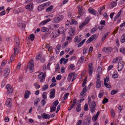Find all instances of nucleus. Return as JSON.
<instances>
[{"label":"nucleus","instance_id":"obj_45","mask_svg":"<svg viewBox=\"0 0 125 125\" xmlns=\"http://www.w3.org/2000/svg\"><path fill=\"white\" fill-rule=\"evenodd\" d=\"M85 95V93L83 92H82L80 94V98H83Z\"/></svg>","mask_w":125,"mask_h":125},{"label":"nucleus","instance_id":"obj_9","mask_svg":"<svg viewBox=\"0 0 125 125\" xmlns=\"http://www.w3.org/2000/svg\"><path fill=\"white\" fill-rule=\"evenodd\" d=\"M6 105L10 107L11 106V98H7L5 103Z\"/></svg>","mask_w":125,"mask_h":125},{"label":"nucleus","instance_id":"obj_7","mask_svg":"<svg viewBox=\"0 0 125 125\" xmlns=\"http://www.w3.org/2000/svg\"><path fill=\"white\" fill-rule=\"evenodd\" d=\"M48 2L44 3L42 4H41L38 6L37 9L38 10L40 11L43 9L47 5H49Z\"/></svg>","mask_w":125,"mask_h":125},{"label":"nucleus","instance_id":"obj_22","mask_svg":"<svg viewBox=\"0 0 125 125\" xmlns=\"http://www.w3.org/2000/svg\"><path fill=\"white\" fill-rule=\"evenodd\" d=\"M98 28V25H96L94 28L92 29L91 31V33H93L95 32V31L97 30Z\"/></svg>","mask_w":125,"mask_h":125},{"label":"nucleus","instance_id":"obj_64","mask_svg":"<svg viewBox=\"0 0 125 125\" xmlns=\"http://www.w3.org/2000/svg\"><path fill=\"white\" fill-rule=\"evenodd\" d=\"M61 75H59L57 76L56 79L57 80H59L61 79Z\"/></svg>","mask_w":125,"mask_h":125},{"label":"nucleus","instance_id":"obj_31","mask_svg":"<svg viewBox=\"0 0 125 125\" xmlns=\"http://www.w3.org/2000/svg\"><path fill=\"white\" fill-rule=\"evenodd\" d=\"M53 6L52 5L50 6L49 7L46 9V11L47 12L50 11V12H51V11L52 10L53 8Z\"/></svg>","mask_w":125,"mask_h":125},{"label":"nucleus","instance_id":"obj_49","mask_svg":"<svg viewBox=\"0 0 125 125\" xmlns=\"http://www.w3.org/2000/svg\"><path fill=\"white\" fill-rule=\"evenodd\" d=\"M97 70L99 74H100L102 72V69L101 67H98L97 69Z\"/></svg>","mask_w":125,"mask_h":125},{"label":"nucleus","instance_id":"obj_63","mask_svg":"<svg viewBox=\"0 0 125 125\" xmlns=\"http://www.w3.org/2000/svg\"><path fill=\"white\" fill-rule=\"evenodd\" d=\"M104 83H106V82H108L109 80V77L108 76H107L106 78L104 79Z\"/></svg>","mask_w":125,"mask_h":125},{"label":"nucleus","instance_id":"obj_52","mask_svg":"<svg viewBox=\"0 0 125 125\" xmlns=\"http://www.w3.org/2000/svg\"><path fill=\"white\" fill-rule=\"evenodd\" d=\"M46 94V92H44L42 94V96L43 98L45 99H47Z\"/></svg>","mask_w":125,"mask_h":125},{"label":"nucleus","instance_id":"obj_10","mask_svg":"<svg viewBox=\"0 0 125 125\" xmlns=\"http://www.w3.org/2000/svg\"><path fill=\"white\" fill-rule=\"evenodd\" d=\"M112 50V48L110 47H105L103 48V51L104 52H111Z\"/></svg>","mask_w":125,"mask_h":125},{"label":"nucleus","instance_id":"obj_62","mask_svg":"<svg viewBox=\"0 0 125 125\" xmlns=\"http://www.w3.org/2000/svg\"><path fill=\"white\" fill-rule=\"evenodd\" d=\"M86 24L84 22H83L81 25H80L79 27L80 29H81Z\"/></svg>","mask_w":125,"mask_h":125},{"label":"nucleus","instance_id":"obj_58","mask_svg":"<svg viewBox=\"0 0 125 125\" xmlns=\"http://www.w3.org/2000/svg\"><path fill=\"white\" fill-rule=\"evenodd\" d=\"M103 95V93L101 91L99 94L98 96L99 98H101L102 97Z\"/></svg>","mask_w":125,"mask_h":125},{"label":"nucleus","instance_id":"obj_24","mask_svg":"<svg viewBox=\"0 0 125 125\" xmlns=\"http://www.w3.org/2000/svg\"><path fill=\"white\" fill-rule=\"evenodd\" d=\"M17 26L21 29H23V30H24L25 28V24L23 23L18 24Z\"/></svg>","mask_w":125,"mask_h":125},{"label":"nucleus","instance_id":"obj_28","mask_svg":"<svg viewBox=\"0 0 125 125\" xmlns=\"http://www.w3.org/2000/svg\"><path fill=\"white\" fill-rule=\"evenodd\" d=\"M97 37L98 36L97 35L95 34H94L91 36L90 38V39H91L92 41L93 40L96 39Z\"/></svg>","mask_w":125,"mask_h":125},{"label":"nucleus","instance_id":"obj_12","mask_svg":"<svg viewBox=\"0 0 125 125\" xmlns=\"http://www.w3.org/2000/svg\"><path fill=\"white\" fill-rule=\"evenodd\" d=\"M10 72V70L8 68H6L4 70V76L5 78L7 77L8 76Z\"/></svg>","mask_w":125,"mask_h":125},{"label":"nucleus","instance_id":"obj_8","mask_svg":"<svg viewBox=\"0 0 125 125\" xmlns=\"http://www.w3.org/2000/svg\"><path fill=\"white\" fill-rule=\"evenodd\" d=\"M33 4L31 2L27 5L25 6L26 9L31 11L33 9Z\"/></svg>","mask_w":125,"mask_h":125},{"label":"nucleus","instance_id":"obj_57","mask_svg":"<svg viewBox=\"0 0 125 125\" xmlns=\"http://www.w3.org/2000/svg\"><path fill=\"white\" fill-rule=\"evenodd\" d=\"M6 13L5 11L4 10H3L1 12H0V16H1L5 15Z\"/></svg>","mask_w":125,"mask_h":125},{"label":"nucleus","instance_id":"obj_36","mask_svg":"<svg viewBox=\"0 0 125 125\" xmlns=\"http://www.w3.org/2000/svg\"><path fill=\"white\" fill-rule=\"evenodd\" d=\"M31 41L34 40L35 38V35L34 34H31L29 35Z\"/></svg>","mask_w":125,"mask_h":125},{"label":"nucleus","instance_id":"obj_61","mask_svg":"<svg viewBox=\"0 0 125 125\" xmlns=\"http://www.w3.org/2000/svg\"><path fill=\"white\" fill-rule=\"evenodd\" d=\"M41 103L42 104L43 106H44V105L46 104L45 101L43 99H42L41 101Z\"/></svg>","mask_w":125,"mask_h":125},{"label":"nucleus","instance_id":"obj_39","mask_svg":"<svg viewBox=\"0 0 125 125\" xmlns=\"http://www.w3.org/2000/svg\"><path fill=\"white\" fill-rule=\"evenodd\" d=\"M56 107L54 105H52L50 107L51 111L50 112H52L54 111L55 110Z\"/></svg>","mask_w":125,"mask_h":125},{"label":"nucleus","instance_id":"obj_51","mask_svg":"<svg viewBox=\"0 0 125 125\" xmlns=\"http://www.w3.org/2000/svg\"><path fill=\"white\" fill-rule=\"evenodd\" d=\"M58 103L59 102L57 100L55 101H54L53 103V105H54V106L56 107V106H57V105L58 104Z\"/></svg>","mask_w":125,"mask_h":125},{"label":"nucleus","instance_id":"obj_2","mask_svg":"<svg viewBox=\"0 0 125 125\" xmlns=\"http://www.w3.org/2000/svg\"><path fill=\"white\" fill-rule=\"evenodd\" d=\"M63 18V15H60L54 17L52 21L54 23H58L61 21Z\"/></svg>","mask_w":125,"mask_h":125},{"label":"nucleus","instance_id":"obj_32","mask_svg":"<svg viewBox=\"0 0 125 125\" xmlns=\"http://www.w3.org/2000/svg\"><path fill=\"white\" fill-rule=\"evenodd\" d=\"M122 12V10H120L118 12L116 15L114 17V19L115 20L117 19L120 16Z\"/></svg>","mask_w":125,"mask_h":125},{"label":"nucleus","instance_id":"obj_27","mask_svg":"<svg viewBox=\"0 0 125 125\" xmlns=\"http://www.w3.org/2000/svg\"><path fill=\"white\" fill-rule=\"evenodd\" d=\"M91 118L90 117H88L86 119V125H89L91 122Z\"/></svg>","mask_w":125,"mask_h":125},{"label":"nucleus","instance_id":"obj_38","mask_svg":"<svg viewBox=\"0 0 125 125\" xmlns=\"http://www.w3.org/2000/svg\"><path fill=\"white\" fill-rule=\"evenodd\" d=\"M40 99L39 98H38L36 99L35 101V102L34 103V105L35 106H37L38 103L40 102Z\"/></svg>","mask_w":125,"mask_h":125},{"label":"nucleus","instance_id":"obj_13","mask_svg":"<svg viewBox=\"0 0 125 125\" xmlns=\"http://www.w3.org/2000/svg\"><path fill=\"white\" fill-rule=\"evenodd\" d=\"M59 26V25L58 24L56 25L55 24H52L50 26L49 28L50 29H52V30H53L58 27Z\"/></svg>","mask_w":125,"mask_h":125},{"label":"nucleus","instance_id":"obj_43","mask_svg":"<svg viewBox=\"0 0 125 125\" xmlns=\"http://www.w3.org/2000/svg\"><path fill=\"white\" fill-rule=\"evenodd\" d=\"M108 101V99L105 97L104 98L102 101V103L103 104H104L106 103H107Z\"/></svg>","mask_w":125,"mask_h":125},{"label":"nucleus","instance_id":"obj_42","mask_svg":"<svg viewBox=\"0 0 125 125\" xmlns=\"http://www.w3.org/2000/svg\"><path fill=\"white\" fill-rule=\"evenodd\" d=\"M105 7L104 6H103L102 7H101L98 10V12L100 14H101V12L103 10L105 9Z\"/></svg>","mask_w":125,"mask_h":125},{"label":"nucleus","instance_id":"obj_6","mask_svg":"<svg viewBox=\"0 0 125 125\" xmlns=\"http://www.w3.org/2000/svg\"><path fill=\"white\" fill-rule=\"evenodd\" d=\"M90 109L91 112L92 113L94 112L95 110L96 104L94 101H93L91 103L90 106Z\"/></svg>","mask_w":125,"mask_h":125},{"label":"nucleus","instance_id":"obj_33","mask_svg":"<svg viewBox=\"0 0 125 125\" xmlns=\"http://www.w3.org/2000/svg\"><path fill=\"white\" fill-rule=\"evenodd\" d=\"M117 4L116 2L115 1H113L111 3V8H113Z\"/></svg>","mask_w":125,"mask_h":125},{"label":"nucleus","instance_id":"obj_15","mask_svg":"<svg viewBox=\"0 0 125 125\" xmlns=\"http://www.w3.org/2000/svg\"><path fill=\"white\" fill-rule=\"evenodd\" d=\"M42 117L43 118L45 119H49L50 118V116L49 114H46L44 113L41 115Z\"/></svg>","mask_w":125,"mask_h":125},{"label":"nucleus","instance_id":"obj_5","mask_svg":"<svg viewBox=\"0 0 125 125\" xmlns=\"http://www.w3.org/2000/svg\"><path fill=\"white\" fill-rule=\"evenodd\" d=\"M124 62L121 61H120L118 64L117 69L119 71H121L123 68L124 65Z\"/></svg>","mask_w":125,"mask_h":125},{"label":"nucleus","instance_id":"obj_17","mask_svg":"<svg viewBox=\"0 0 125 125\" xmlns=\"http://www.w3.org/2000/svg\"><path fill=\"white\" fill-rule=\"evenodd\" d=\"M75 74V72L69 74L67 79L68 81H69L70 82L71 80L72 77L73 76V75H74Z\"/></svg>","mask_w":125,"mask_h":125},{"label":"nucleus","instance_id":"obj_16","mask_svg":"<svg viewBox=\"0 0 125 125\" xmlns=\"http://www.w3.org/2000/svg\"><path fill=\"white\" fill-rule=\"evenodd\" d=\"M31 94V93L28 90L26 91H25L24 97L25 98L27 99L29 97L30 94Z\"/></svg>","mask_w":125,"mask_h":125},{"label":"nucleus","instance_id":"obj_47","mask_svg":"<svg viewBox=\"0 0 125 125\" xmlns=\"http://www.w3.org/2000/svg\"><path fill=\"white\" fill-rule=\"evenodd\" d=\"M104 86L107 88H111V86L110 84H108L107 83H104Z\"/></svg>","mask_w":125,"mask_h":125},{"label":"nucleus","instance_id":"obj_34","mask_svg":"<svg viewBox=\"0 0 125 125\" xmlns=\"http://www.w3.org/2000/svg\"><path fill=\"white\" fill-rule=\"evenodd\" d=\"M78 23L75 20H72L71 21V24L72 25L75 24V25L77 24Z\"/></svg>","mask_w":125,"mask_h":125},{"label":"nucleus","instance_id":"obj_20","mask_svg":"<svg viewBox=\"0 0 125 125\" xmlns=\"http://www.w3.org/2000/svg\"><path fill=\"white\" fill-rule=\"evenodd\" d=\"M51 20L49 18L47 19L46 20L42 22H41L40 23V24L41 25H44L46 24L48 22L50 21Z\"/></svg>","mask_w":125,"mask_h":125},{"label":"nucleus","instance_id":"obj_1","mask_svg":"<svg viewBox=\"0 0 125 125\" xmlns=\"http://www.w3.org/2000/svg\"><path fill=\"white\" fill-rule=\"evenodd\" d=\"M15 41L16 45L15 47L14 48V54H16L18 53L19 52V47L20 45V41L18 37H16L15 38Z\"/></svg>","mask_w":125,"mask_h":125},{"label":"nucleus","instance_id":"obj_55","mask_svg":"<svg viewBox=\"0 0 125 125\" xmlns=\"http://www.w3.org/2000/svg\"><path fill=\"white\" fill-rule=\"evenodd\" d=\"M41 56L42 55L41 54H38V55L36 57V60H39L40 58H41Z\"/></svg>","mask_w":125,"mask_h":125},{"label":"nucleus","instance_id":"obj_46","mask_svg":"<svg viewBox=\"0 0 125 125\" xmlns=\"http://www.w3.org/2000/svg\"><path fill=\"white\" fill-rule=\"evenodd\" d=\"M90 19L89 17H86L85 19L84 22L87 24L89 22Z\"/></svg>","mask_w":125,"mask_h":125},{"label":"nucleus","instance_id":"obj_3","mask_svg":"<svg viewBox=\"0 0 125 125\" xmlns=\"http://www.w3.org/2000/svg\"><path fill=\"white\" fill-rule=\"evenodd\" d=\"M46 76V73L42 72L39 74L38 78L40 79V81L42 82L44 81Z\"/></svg>","mask_w":125,"mask_h":125},{"label":"nucleus","instance_id":"obj_26","mask_svg":"<svg viewBox=\"0 0 125 125\" xmlns=\"http://www.w3.org/2000/svg\"><path fill=\"white\" fill-rule=\"evenodd\" d=\"M60 48L61 45L59 44L56 46V52L57 54L59 52Z\"/></svg>","mask_w":125,"mask_h":125},{"label":"nucleus","instance_id":"obj_40","mask_svg":"<svg viewBox=\"0 0 125 125\" xmlns=\"http://www.w3.org/2000/svg\"><path fill=\"white\" fill-rule=\"evenodd\" d=\"M80 106V104H79L77 105V106L76 108V111L77 112H78L80 111L81 110Z\"/></svg>","mask_w":125,"mask_h":125},{"label":"nucleus","instance_id":"obj_21","mask_svg":"<svg viewBox=\"0 0 125 125\" xmlns=\"http://www.w3.org/2000/svg\"><path fill=\"white\" fill-rule=\"evenodd\" d=\"M122 57H117L114 59L113 61V63H116L117 62V61L119 60V61L121 59Z\"/></svg>","mask_w":125,"mask_h":125},{"label":"nucleus","instance_id":"obj_41","mask_svg":"<svg viewBox=\"0 0 125 125\" xmlns=\"http://www.w3.org/2000/svg\"><path fill=\"white\" fill-rule=\"evenodd\" d=\"M48 88V85L47 84H46L45 85H44L43 86L42 90L43 91H45Z\"/></svg>","mask_w":125,"mask_h":125},{"label":"nucleus","instance_id":"obj_54","mask_svg":"<svg viewBox=\"0 0 125 125\" xmlns=\"http://www.w3.org/2000/svg\"><path fill=\"white\" fill-rule=\"evenodd\" d=\"M120 51L124 54H125V48H121L120 49Z\"/></svg>","mask_w":125,"mask_h":125},{"label":"nucleus","instance_id":"obj_56","mask_svg":"<svg viewBox=\"0 0 125 125\" xmlns=\"http://www.w3.org/2000/svg\"><path fill=\"white\" fill-rule=\"evenodd\" d=\"M69 93H67L64 94L63 96V98H64V100L65 99L67 98L68 96L69 95Z\"/></svg>","mask_w":125,"mask_h":125},{"label":"nucleus","instance_id":"obj_4","mask_svg":"<svg viewBox=\"0 0 125 125\" xmlns=\"http://www.w3.org/2000/svg\"><path fill=\"white\" fill-rule=\"evenodd\" d=\"M34 64L32 63V61L31 60L28 64L27 68L30 70V72H32L34 67Z\"/></svg>","mask_w":125,"mask_h":125},{"label":"nucleus","instance_id":"obj_50","mask_svg":"<svg viewBox=\"0 0 125 125\" xmlns=\"http://www.w3.org/2000/svg\"><path fill=\"white\" fill-rule=\"evenodd\" d=\"M13 91V90L12 88H10L7 91V94H9L12 93Z\"/></svg>","mask_w":125,"mask_h":125},{"label":"nucleus","instance_id":"obj_53","mask_svg":"<svg viewBox=\"0 0 125 125\" xmlns=\"http://www.w3.org/2000/svg\"><path fill=\"white\" fill-rule=\"evenodd\" d=\"M48 35V33H46L42 35V39H45Z\"/></svg>","mask_w":125,"mask_h":125},{"label":"nucleus","instance_id":"obj_35","mask_svg":"<svg viewBox=\"0 0 125 125\" xmlns=\"http://www.w3.org/2000/svg\"><path fill=\"white\" fill-rule=\"evenodd\" d=\"M69 69H71L72 70H74L75 69V67L73 64L70 65L68 67Z\"/></svg>","mask_w":125,"mask_h":125},{"label":"nucleus","instance_id":"obj_59","mask_svg":"<svg viewBox=\"0 0 125 125\" xmlns=\"http://www.w3.org/2000/svg\"><path fill=\"white\" fill-rule=\"evenodd\" d=\"M60 69V66L59 64L58 63H57L56 65V68L55 70L56 71H58Z\"/></svg>","mask_w":125,"mask_h":125},{"label":"nucleus","instance_id":"obj_23","mask_svg":"<svg viewBox=\"0 0 125 125\" xmlns=\"http://www.w3.org/2000/svg\"><path fill=\"white\" fill-rule=\"evenodd\" d=\"M96 87L97 88H99L101 86V82L99 79H98L96 82Z\"/></svg>","mask_w":125,"mask_h":125},{"label":"nucleus","instance_id":"obj_25","mask_svg":"<svg viewBox=\"0 0 125 125\" xmlns=\"http://www.w3.org/2000/svg\"><path fill=\"white\" fill-rule=\"evenodd\" d=\"M120 42L122 43H124L125 42V34H124L121 37L120 40Z\"/></svg>","mask_w":125,"mask_h":125},{"label":"nucleus","instance_id":"obj_18","mask_svg":"<svg viewBox=\"0 0 125 125\" xmlns=\"http://www.w3.org/2000/svg\"><path fill=\"white\" fill-rule=\"evenodd\" d=\"M77 8L78 9V13L79 14L81 15H82L83 14L82 6L80 5L78 6H77Z\"/></svg>","mask_w":125,"mask_h":125},{"label":"nucleus","instance_id":"obj_60","mask_svg":"<svg viewBox=\"0 0 125 125\" xmlns=\"http://www.w3.org/2000/svg\"><path fill=\"white\" fill-rule=\"evenodd\" d=\"M111 113L112 116V117H114L115 116V112L114 111L113 109H112L111 110Z\"/></svg>","mask_w":125,"mask_h":125},{"label":"nucleus","instance_id":"obj_11","mask_svg":"<svg viewBox=\"0 0 125 125\" xmlns=\"http://www.w3.org/2000/svg\"><path fill=\"white\" fill-rule=\"evenodd\" d=\"M55 93V89H53L52 90H51L50 95V97L51 98H53L54 97Z\"/></svg>","mask_w":125,"mask_h":125},{"label":"nucleus","instance_id":"obj_37","mask_svg":"<svg viewBox=\"0 0 125 125\" xmlns=\"http://www.w3.org/2000/svg\"><path fill=\"white\" fill-rule=\"evenodd\" d=\"M88 104L87 103L85 104L84 107V110L85 111H87L88 110Z\"/></svg>","mask_w":125,"mask_h":125},{"label":"nucleus","instance_id":"obj_14","mask_svg":"<svg viewBox=\"0 0 125 125\" xmlns=\"http://www.w3.org/2000/svg\"><path fill=\"white\" fill-rule=\"evenodd\" d=\"M88 10L90 13L93 15H96L98 13V12L97 11L94 10V9L91 8H89L88 9Z\"/></svg>","mask_w":125,"mask_h":125},{"label":"nucleus","instance_id":"obj_29","mask_svg":"<svg viewBox=\"0 0 125 125\" xmlns=\"http://www.w3.org/2000/svg\"><path fill=\"white\" fill-rule=\"evenodd\" d=\"M69 34L71 36H73L75 34V31L73 30H70L69 32Z\"/></svg>","mask_w":125,"mask_h":125},{"label":"nucleus","instance_id":"obj_19","mask_svg":"<svg viewBox=\"0 0 125 125\" xmlns=\"http://www.w3.org/2000/svg\"><path fill=\"white\" fill-rule=\"evenodd\" d=\"M100 114L99 111H98L97 112L96 115L93 116L92 118V120L94 121H95L97 119L98 115Z\"/></svg>","mask_w":125,"mask_h":125},{"label":"nucleus","instance_id":"obj_48","mask_svg":"<svg viewBox=\"0 0 125 125\" xmlns=\"http://www.w3.org/2000/svg\"><path fill=\"white\" fill-rule=\"evenodd\" d=\"M118 92V90H112L111 92V94L112 95H114L116 94Z\"/></svg>","mask_w":125,"mask_h":125},{"label":"nucleus","instance_id":"obj_44","mask_svg":"<svg viewBox=\"0 0 125 125\" xmlns=\"http://www.w3.org/2000/svg\"><path fill=\"white\" fill-rule=\"evenodd\" d=\"M84 58V56H82L80 57L79 59V62H80V63H82L83 61Z\"/></svg>","mask_w":125,"mask_h":125},{"label":"nucleus","instance_id":"obj_30","mask_svg":"<svg viewBox=\"0 0 125 125\" xmlns=\"http://www.w3.org/2000/svg\"><path fill=\"white\" fill-rule=\"evenodd\" d=\"M41 31L43 32H47L49 31V29L47 28L43 27L41 28Z\"/></svg>","mask_w":125,"mask_h":125}]
</instances>
